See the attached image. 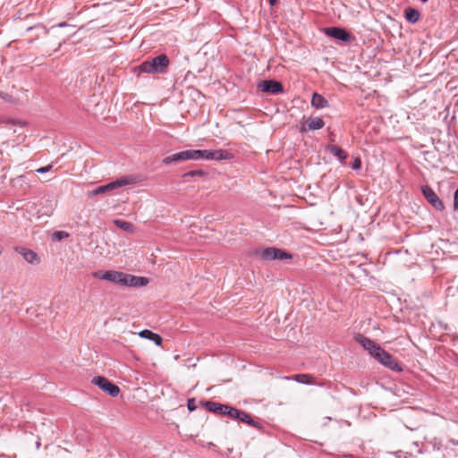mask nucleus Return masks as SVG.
<instances>
[{
  "label": "nucleus",
  "instance_id": "1",
  "mask_svg": "<svg viewBox=\"0 0 458 458\" xmlns=\"http://www.w3.org/2000/svg\"><path fill=\"white\" fill-rule=\"evenodd\" d=\"M92 276L95 278L128 287H143L148 284V279L147 277L133 276L114 270H99L94 272Z\"/></svg>",
  "mask_w": 458,
  "mask_h": 458
},
{
  "label": "nucleus",
  "instance_id": "2",
  "mask_svg": "<svg viewBox=\"0 0 458 458\" xmlns=\"http://www.w3.org/2000/svg\"><path fill=\"white\" fill-rule=\"evenodd\" d=\"M201 404L210 412L215 414L227 415L232 419H235L242 422H244L254 428L259 427V423L255 422L250 414L246 411L233 408L228 404H222L213 401H205Z\"/></svg>",
  "mask_w": 458,
  "mask_h": 458
},
{
  "label": "nucleus",
  "instance_id": "3",
  "mask_svg": "<svg viewBox=\"0 0 458 458\" xmlns=\"http://www.w3.org/2000/svg\"><path fill=\"white\" fill-rule=\"evenodd\" d=\"M195 160L205 159V160H228L233 158V154L228 150L224 149H194Z\"/></svg>",
  "mask_w": 458,
  "mask_h": 458
},
{
  "label": "nucleus",
  "instance_id": "4",
  "mask_svg": "<svg viewBox=\"0 0 458 458\" xmlns=\"http://www.w3.org/2000/svg\"><path fill=\"white\" fill-rule=\"evenodd\" d=\"M256 255L262 260L272 261V260H284L292 259V255L284 250L277 249L275 247H267L256 250Z\"/></svg>",
  "mask_w": 458,
  "mask_h": 458
},
{
  "label": "nucleus",
  "instance_id": "5",
  "mask_svg": "<svg viewBox=\"0 0 458 458\" xmlns=\"http://www.w3.org/2000/svg\"><path fill=\"white\" fill-rule=\"evenodd\" d=\"M133 182V179L128 176L121 177L114 182H111L106 185H101L97 187L96 189L92 190L90 192H89V197H94L99 194H105L109 191H112L117 188H121L123 186L131 184Z\"/></svg>",
  "mask_w": 458,
  "mask_h": 458
},
{
  "label": "nucleus",
  "instance_id": "6",
  "mask_svg": "<svg viewBox=\"0 0 458 458\" xmlns=\"http://www.w3.org/2000/svg\"><path fill=\"white\" fill-rule=\"evenodd\" d=\"M377 352H375L373 358H375L379 363L393 371L399 372L403 370L401 365L389 352H386L382 347L377 349Z\"/></svg>",
  "mask_w": 458,
  "mask_h": 458
},
{
  "label": "nucleus",
  "instance_id": "7",
  "mask_svg": "<svg viewBox=\"0 0 458 458\" xmlns=\"http://www.w3.org/2000/svg\"><path fill=\"white\" fill-rule=\"evenodd\" d=\"M91 383L98 386L102 391L108 394L112 397H115L119 394V387L110 382L106 377L102 376L94 377Z\"/></svg>",
  "mask_w": 458,
  "mask_h": 458
},
{
  "label": "nucleus",
  "instance_id": "8",
  "mask_svg": "<svg viewBox=\"0 0 458 458\" xmlns=\"http://www.w3.org/2000/svg\"><path fill=\"white\" fill-rule=\"evenodd\" d=\"M186 160H195L194 149H187L165 157L162 163L169 165L173 162H182Z\"/></svg>",
  "mask_w": 458,
  "mask_h": 458
},
{
  "label": "nucleus",
  "instance_id": "9",
  "mask_svg": "<svg viewBox=\"0 0 458 458\" xmlns=\"http://www.w3.org/2000/svg\"><path fill=\"white\" fill-rule=\"evenodd\" d=\"M325 34L342 42H350L352 35L344 29L339 27H328L324 30Z\"/></svg>",
  "mask_w": 458,
  "mask_h": 458
},
{
  "label": "nucleus",
  "instance_id": "10",
  "mask_svg": "<svg viewBox=\"0 0 458 458\" xmlns=\"http://www.w3.org/2000/svg\"><path fill=\"white\" fill-rule=\"evenodd\" d=\"M421 191L425 199L431 204V206L437 210H443L444 204L442 200L438 198L436 192L429 186H422Z\"/></svg>",
  "mask_w": 458,
  "mask_h": 458
},
{
  "label": "nucleus",
  "instance_id": "11",
  "mask_svg": "<svg viewBox=\"0 0 458 458\" xmlns=\"http://www.w3.org/2000/svg\"><path fill=\"white\" fill-rule=\"evenodd\" d=\"M259 89L265 93L270 94H279L284 92L282 83L274 80L262 81L259 85Z\"/></svg>",
  "mask_w": 458,
  "mask_h": 458
},
{
  "label": "nucleus",
  "instance_id": "12",
  "mask_svg": "<svg viewBox=\"0 0 458 458\" xmlns=\"http://www.w3.org/2000/svg\"><path fill=\"white\" fill-rule=\"evenodd\" d=\"M325 126V122L320 117H310L300 125L299 131L305 133L310 131L320 130Z\"/></svg>",
  "mask_w": 458,
  "mask_h": 458
},
{
  "label": "nucleus",
  "instance_id": "13",
  "mask_svg": "<svg viewBox=\"0 0 458 458\" xmlns=\"http://www.w3.org/2000/svg\"><path fill=\"white\" fill-rule=\"evenodd\" d=\"M150 61L156 73H164L169 64V59L164 54L152 58Z\"/></svg>",
  "mask_w": 458,
  "mask_h": 458
},
{
  "label": "nucleus",
  "instance_id": "14",
  "mask_svg": "<svg viewBox=\"0 0 458 458\" xmlns=\"http://www.w3.org/2000/svg\"><path fill=\"white\" fill-rule=\"evenodd\" d=\"M15 251L22 256V258L30 264H38L40 262L38 254L32 250L24 247H16Z\"/></svg>",
  "mask_w": 458,
  "mask_h": 458
},
{
  "label": "nucleus",
  "instance_id": "15",
  "mask_svg": "<svg viewBox=\"0 0 458 458\" xmlns=\"http://www.w3.org/2000/svg\"><path fill=\"white\" fill-rule=\"evenodd\" d=\"M357 342L367 350L369 354L373 357L375 352H377V349H379L381 346L372 341L371 339L365 337L363 335H359L356 338Z\"/></svg>",
  "mask_w": 458,
  "mask_h": 458
},
{
  "label": "nucleus",
  "instance_id": "16",
  "mask_svg": "<svg viewBox=\"0 0 458 458\" xmlns=\"http://www.w3.org/2000/svg\"><path fill=\"white\" fill-rule=\"evenodd\" d=\"M139 335L142 338H146V339L153 341L157 345H161L162 341H163L162 337L159 335L153 333L152 331H150L148 329L141 330L139 333Z\"/></svg>",
  "mask_w": 458,
  "mask_h": 458
},
{
  "label": "nucleus",
  "instance_id": "17",
  "mask_svg": "<svg viewBox=\"0 0 458 458\" xmlns=\"http://www.w3.org/2000/svg\"><path fill=\"white\" fill-rule=\"evenodd\" d=\"M328 101L318 93H313L311 98V106L317 109L327 106Z\"/></svg>",
  "mask_w": 458,
  "mask_h": 458
},
{
  "label": "nucleus",
  "instance_id": "18",
  "mask_svg": "<svg viewBox=\"0 0 458 458\" xmlns=\"http://www.w3.org/2000/svg\"><path fill=\"white\" fill-rule=\"evenodd\" d=\"M404 16L407 21L411 23H416L420 21V13L418 10L409 7L405 9Z\"/></svg>",
  "mask_w": 458,
  "mask_h": 458
},
{
  "label": "nucleus",
  "instance_id": "19",
  "mask_svg": "<svg viewBox=\"0 0 458 458\" xmlns=\"http://www.w3.org/2000/svg\"><path fill=\"white\" fill-rule=\"evenodd\" d=\"M327 148L333 156L336 157L342 162L347 158V154L336 145H328Z\"/></svg>",
  "mask_w": 458,
  "mask_h": 458
},
{
  "label": "nucleus",
  "instance_id": "20",
  "mask_svg": "<svg viewBox=\"0 0 458 458\" xmlns=\"http://www.w3.org/2000/svg\"><path fill=\"white\" fill-rule=\"evenodd\" d=\"M293 379L301 384L304 385H313L315 384V379L313 377L308 374H297L293 377Z\"/></svg>",
  "mask_w": 458,
  "mask_h": 458
},
{
  "label": "nucleus",
  "instance_id": "21",
  "mask_svg": "<svg viewBox=\"0 0 458 458\" xmlns=\"http://www.w3.org/2000/svg\"><path fill=\"white\" fill-rule=\"evenodd\" d=\"M114 224L124 232L131 233L133 231V225L130 222L120 219H114Z\"/></svg>",
  "mask_w": 458,
  "mask_h": 458
},
{
  "label": "nucleus",
  "instance_id": "22",
  "mask_svg": "<svg viewBox=\"0 0 458 458\" xmlns=\"http://www.w3.org/2000/svg\"><path fill=\"white\" fill-rule=\"evenodd\" d=\"M139 71L140 72L155 73L154 68H153V65H152V63L150 60L141 63L140 65L139 66Z\"/></svg>",
  "mask_w": 458,
  "mask_h": 458
},
{
  "label": "nucleus",
  "instance_id": "23",
  "mask_svg": "<svg viewBox=\"0 0 458 458\" xmlns=\"http://www.w3.org/2000/svg\"><path fill=\"white\" fill-rule=\"evenodd\" d=\"M52 240L55 241V242H60L65 238H68L69 237V233L67 232H64V231H55L53 233H52Z\"/></svg>",
  "mask_w": 458,
  "mask_h": 458
},
{
  "label": "nucleus",
  "instance_id": "24",
  "mask_svg": "<svg viewBox=\"0 0 458 458\" xmlns=\"http://www.w3.org/2000/svg\"><path fill=\"white\" fill-rule=\"evenodd\" d=\"M206 174V173L202 170H193V171H190V172H187V173H184L182 174V177L184 179H186L187 177H194V176H204Z\"/></svg>",
  "mask_w": 458,
  "mask_h": 458
},
{
  "label": "nucleus",
  "instance_id": "25",
  "mask_svg": "<svg viewBox=\"0 0 458 458\" xmlns=\"http://www.w3.org/2000/svg\"><path fill=\"white\" fill-rule=\"evenodd\" d=\"M187 407L190 411H193L197 409L196 401L194 398H191L187 402Z\"/></svg>",
  "mask_w": 458,
  "mask_h": 458
},
{
  "label": "nucleus",
  "instance_id": "26",
  "mask_svg": "<svg viewBox=\"0 0 458 458\" xmlns=\"http://www.w3.org/2000/svg\"><path fill=\"white\" fill-rule=\"evenodd\" d=\"M352 168L354 170H358L361 167V161L359 157L354 158L353 162L352 163Z\"/></svg>",
  "mask_w": 458,
  "mask_h": 458
},
{
  "label": "nucleus",
  "instance_id": "27",
  "mask_svg": "<svg viewBox=\"0 0 458 458\" xmlns=\"http://www.w3.org/2000/svg\"><path fill=\"white\" fill-rule=\"evenodd\" d=\"M53 165H48L47 166H43V167H40L38 169H37V173L38 174H45V173H47L49 172L51 169H52Z\"/></svg>",
  "mask_w": 458,
  "mask_h": 458
},
{
  "label": "nucleus",
  "instance_id": "28",
  "mask_svg": "<svg viewBox=\"0 0 458 458\" xmlns=\"http://www.w3.org/2000/svg\"><path fill=\"white\" fill-rule=\"evenodd\" d=\"M454 208L458 210V189L454 192Z\"/></svg>",
  "mask_w": 458,
  "mask_h": 458
},
{
  "label": "nucleus",
  "instance_id": "29",
  "mask_svg": "<svg viewBox=\"0 0 458 458\" xmlns=\"http://www.w3.org/2000/svg\"><path fill=\"white\" fill-rule=\"evenodd\" d=\"M0 98H2L3 99H4L6 101H9L11 99V96L8 95L7 93H4V92H0Z\"/></svg>",
  "mask_w": 458,
  "mask_h": 458
},
{
  "label": "nucleus",
  "instance_id": "30",
  "mask_svg": "<svg viewBox=\"0 0 458 458\" xmlns=\"http://www.w3.org/2000/svg\"><path fill=\"white\" fill-rule=\"evenodd\" d=\"M270 5H275L277 2V0H268Z\"/></svg>",
  "mask_w": 458,
  "mask_h": 458
},
{
  "label": "nucleus",
  "instance_id": "31",
  "mask_svg": "<svg viewBox=\"0 0 458 458\" xmlns=\"http://www.w3.org/2000/svg\"><path fill=\"white\" fill-rule=\"evenodd\" d=\"M59 27H64V26H67V24L65 22H61L58 24Z\"/></svg>",
  "mask_w": 458,
  "mask_h": 458
},
{
  "label": "nucleus",
  "instance_id": "32",
  "mask_svg": "<svg viewBox=\"0 0 458 458\" xmlns=\"http://www.w3.org/2000/svg\"><path fill=\"white\" fill-rule=\"evenodd\" d=\"M420 1H421V2H423V3H426V2H428V0H420Z\"/></svg>",
  "mask_w": 458,
  "mask_h": 458
}]
</instances>
